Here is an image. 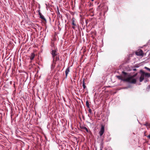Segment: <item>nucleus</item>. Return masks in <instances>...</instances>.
<instances>
[{
  "label": "nucleus",
  "mask_w": 150,
  "mask_h": 150,
  "mask_svg": "<svg viewBox=\"0 0 150 150\" xmlns=\"http://www.w3.org/2000/svg\"><path fill=\"white\" fill-rule=\"evenodd\" d=\"M135 54L136 55L138 56H143V51L141 50H140L136 52Z\"/></svg>",
  "instance_id": "4"
},
{
  "label": "nucleus",
  "mask_w": 150,
  "mask_h": 150,
  "mask_svg": "<svg viewBox=\"0 0 150 150\" xmlns=\"http://www.w3.org/2000/svg\"><path fill=\"white\" fill-rule=\"evenodd\" d=\"M147 137L149 138V139H150V135H148V136H147Z\"/></svg>",
  "instance_id": "17"
},
{
  "label": "nucleus",
  "mask_w": 150,
  "mask_h": 150,
  "mask_svg": "<svg viewBox=\"0 0 150 150\" xmlns=\"http://www.w3.org/2000/svg\"><path fill=\"white\" fill-rule=\"evenodd\" d=\"M147 81L146 80V81H145V82H147Z\"/></svg>",
  "instance_id": "19"
},
{
  "label": "nucleus",
  "mask_w": 150,
  "mask_h": 150,
  "mask_svg": "<svg viewBox=\"0 0 150 150\" xmlns=\"http://www.w3.org/2000/svg\"><path fill=\"white\" fill-rule=\"evenodd\" d=\"M35 54L33 53H32L30 55V58L31 60H32L34 58Z\"/></svg>",
  "instance_id": "7"
},
{
  "label": "nucleus",
  "mask_w": 150,
  "mask_h": 150,
  "mask_svg": "<svg viewBox=\"0 0 150 150\" xmlns=\"http://www.w3.org/2000/svg\"><path fill=\"white\" fill-rule=\"evenodd\" d=\"M72 28H73V29H74L75 28L74 27H73Z\"/></svg>",
  "instance_id": "18"
},
{
  "label": "nucleus",
  "mask_w": 150,
  "mask_h": 150,
  "mask_svg": "<svg viewBox=\"0 0 150 150\" xmlns=\"http://www.w3.org/2000/svg\"><path fill=\"white\" fill-rule=\"evenodd\" d=\"M86 106L88 108H90L89 106V103L88 101H87L86 102Z\"/></svg>",
  "instance_id": "10"
},
{
  "label": "nucleus",
  "mask_w": 150,
  "mask_h": 150,
  "mask_svg": "<svg viewBox=\"0 0 150 150\" xmlns=\"http://www.w3.org/2000/svg\"><path fill=\"white\" fill-rule=\"evenodd\" d=\"M51 54L52 55V57L53 58V60L54 59V57L56 56V51L54 50H53L52 51Z\"/></svg>",
  "instance_id": "5"
},
{
  "label": "nucleus",
  "mask_w": 150,
  "mask_h": 150,
  "mask_svg": "<svg viewBox=\"0 0 150 150\" xmlns=\"http://www.w3.org/2000/svg\"><path fill=\"white\" fill-rule=\"evenodd\" d=\"M57 59H57H59V58H57V59Z\"/></svg>",
  "instance_id": "21"
},
{
  "label": "nucleus",
  "mask_w": 150,
  "mask_h": 150,
  "mask_svg": "<svg viewBox=\"0 0 150 150\" xmlns=\"http://www.w3.org/2000/svg\"><path fill=\"white\" fill-rule=\"evenodd\" d=\"M72 25H73L74 26L76 25L74 23V18H73L72 19Z\"/></svg>",
  "instance_id": "12"
},
{
  "label": "nucleus",
  "mask_w": 150,
  "mask_h": 150,
  "mask_svg": "<svg viewBox=\"0 0 150 150\" xmlns=\"http://www.w3.org/2000/svg\"><path fill=\"white\" fill-rule=\"evenodd\" d=\"M104 132V127L103 125H102L100 130L99 132L100 136H102Z\"/></svg>",
  "instance_id": "3"
},
{
  "label": "nucleus",
  "mask_w": 150,
  "mask_h": 150,
  "mask_svg": "<svg viewBox=\"0 0 150 150\" xmlns=\"http://www.w3.org/2000/svg\"><path fill=\"white\" fill-rule=\"evenodd\" d=\"M81 128L82 129L85 130L87 132H88V130L86 127H82Z\"/></svg>",
  "instance_id": "11"
},
{
  "label": "nucleus",
  "mask_w": 150,
  "mask_h": 150,
  "mask_svg": "<svg viewBox=\"0 0 150 150\" xmlns=\"http://www.w3.org/2000/svg\"><path fill=\"white\" fill-rule=\"evenodd\" d=\"M134 70H136V69H134Z\"/></svg>",
  "instance_id": "22"
},
{
  "label": "nucleus",
  "mask_w": 150,
  "mask_h": 150,
  "mask_svg": "<svg viewBox=\"0 0 150 150\" xmlns=\"http://www.w3.org/2000/svg\"><path fill=\"white\" fill-rule=\"evenodd\" d=\"M83 82V89H84L86 88V86L85 85V81H84V79H83V80L82 81Z\"/></svg>",
  "instance_id": "9"
},
{
  "label": "nucleus",
  "mask_w": 150,
  "mask_h": 150,
  "mask_svg": "<svg viewBox=\"0 0 150 150\" xmlns=\"http://www.w3.org/2000/svg\"><path fill=\"white\" fill-rule=\"evenodd\" d=\"M88 111H89V112L90 113H91V109H89V110H88Z\"/></svg>",
  "instance_id": "15"
},
{
  "label": "nucleus",
  "mask_w": 150,
  "mask_h": 150,
  "mask_svg": "<svg viewBox=\"0 0 150 150\" xmlns=\"http://www.w3.org/2000/svg\"><path fill=\"white\" fill-rule=\"evenodd\" d=\"M39 15L40 16V18H41L43 20H44L45 21L46 20V19H45V18L44 16L41 13L39 12Z\"/></svg>",
  "instance_id": "8"
},
{
  "label": "nucleus",
  "mask_w": 150,
  "mask_h": 150,
  "mask_svg": "<svg viewBox=\"0 0 150 150\" xmlns=\"http://www.w3.org/2000/svg\"><path fill=\"white\" fill-rule=\"evenodd\" d=\"M57 11H58V13L59 14L60 13H59V9L58 8H57Z\"/></svg>",
  "instance_id": "16"
},
{
  "label": "nucleus",
  "mask_w": 150,
  "mask_h": 150,
  "mask_svg": "<svg viewBox=\"0 0 150 150\" xmlns=\"http://www.w3.org/2000/svg\"><path fill=\"white\" fill-rule=\"evenodd\" d=\"M122 76H117V78L124 81L127 82L129 83L135 84L136 82V79L134 77L137 75V74L133 76H131L128 73L124 71L122 72Z\"/></svg>",
  "instance_id": "1"
},
{
  "label": "nucleus",
  "mask_w": 150,
  "mask_h": 150,
  "mask_svg": "<svg viewBox=\"0 0 150 150\" xmlns=\"http://www.w3.org/2000/svg\"><path fill=\"white\" fill-rule=\"evenodd\" d=\"M144 68L146 69L147 70H148L149 71H150V69L147 67H144Z\"/></svg>",
  "instance_id": "14"
},
{
  "label": "nucleus",
  "mask_w": 150,
  "mask_h": 150,
  "mask_svg": "<svg viewBox=\"0 0 150 150\" xmlns=\"http://www.w3.org/2000/svg\"><path fill=\"white\" fill-rule=\"evenodd\" d=\"M144 125H146V126H150V124H149L148 123H146L145 124H144Z\"/></svg>",
  "instance_id": "13"
},
{
  "label": "nucleus",
  "mask_w": 150,
  "mask_h": 150,
  "mask_svg": "<svg viewBox=\"0 0 150 150\" xmlns=\"http://www.w3.org/2000/svg\"><path fill=\"white\" fill-rule=\"evenodd\" d=\"M70 71L69 67H68L66 70L65 73L66 74L65 78H67V75L69 72Z\"/></svg>",
  "instance_id": "6"
},
{
  "label": "nucleus",
  "mask_w": 150,
  "mask_h": 150,
  "mask_svg": "<svg viewBox=\"0 0 150 150\" xmlns=\"http://www.w3.org/2000/svg\"><path fill=\"white\" fill-rule=\"evenodd\" d=\"M92 1H93L94 0H91Z\"/></svg>",
  "instance_id": "20"
},
{
  "label": "nucleus",
  "mask_w": 150,
  "mask_h": 150,
  "mask_svg": "<svg viewBox=\"0 0 150 150\" xmlns=\"http://www.w3.org/2000/svg\"><path fill=\"white\" fill-rule=\"evenodd\" d=\"M140 72L141 73V76L139 78V81L140 82H142L144 79V76L146 78L150 77V74L145 73L143 71L141 70Z\"/></svg>",
  "instance_id": "2"
}]
</instances>
